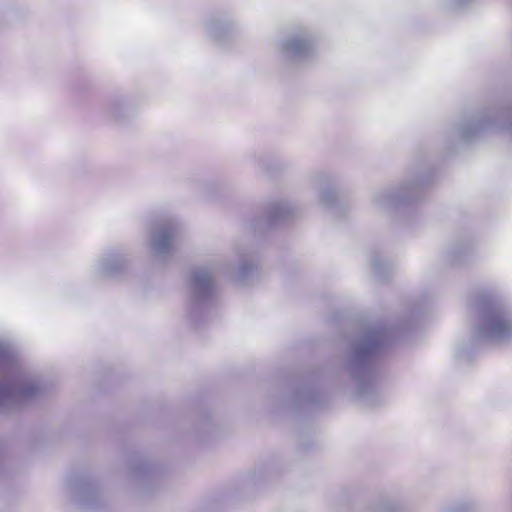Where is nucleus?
Masks as SVG:
<instances>
[{
    "label": "nucleus",
    "mask_w": 512,
    "mask_h": 512,
    "mask_svg": "<svg viewBox=\"0 0 512 512\" xmlns=\"http://www.w3.org/2000/svg\"><path fill=\"white\" fill-rule=\"evenodd\" d=\"M510 331V325L508 321L502 317H496L493 319L490 332L493 336H502Z\"/></svg>",
    "instance_id": "nucleus-1"
},
{
    "label": "nucleus",
    "mask_w": 512,
    "mask_h": 512,
    "mask_svg": "<svg viewBox=\"0 0 512 512\" xmlns=\"http://www.w3.org/2000/svg\"><path fill=\"white\" fill-rule=\"evenodd\" d=\"M169 243H170V237L163 236L158 241V248L160 250H164L165 246L168 245Z\"/></svg>",
    "instance_id": "nucleus-2"
}]
</instances>
